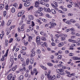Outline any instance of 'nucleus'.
Listing matches in <instances>:
<instances>
[{
	"instance_id": "bb28decb",
	"label": "nucleus",
	"mask_w": 80,
	"mask_h": 80,
	"mask_svg": "<svg viewBox=\"0 0 80 80\" xmlns=\"http://www.w3.org/2000/svg\"><path fill=\"white\" fill-rule=\"evenodd\" d=\"M36 13H39V14H41V13H42V12L40 11V10H38L36 11Z\"/></svg>"
},
{
	"instance_id": "a878e982",
	"label": "nucleus",
	"mask_w": 80,
	"mask_h": 80,
	"mask_svg": "<svg viewBox=\"0 0 80 80\" xmlns=\"http://www.w3.org/2000/svg\"><path fill=\"white\" fill-rule=\"evenodd\" d=\"M11 11L12 13H14L15 12V8H12Z\"/></svg>"
},
{
	"instance_id": "1a4fd4ad",
	"label": "nucleus",
	"mask_w": 80,
	"mask_h": 80,
	"mask_svg": "<svg viewBox=\"0 0 80 80\" xmlns=\"http://www.w3.org/2000/svg\"><path fill=\"white\" fill-rule=\"evenodd\" d=\"M73 60H80V57H74L72 58Z\"/></svg>"
},
{
	"instance_id": "8fccbe9b",
	"label": "nucleus",
	"mask_w": 80,
	"mask_h": 80,
	"mask_svg": "<svg viewBox=\"0 0 80 80\" xmlns=\"http://www.w3.org/2000/svg\"><path fill=\"white\" fill-rule=\"evenodd\" d=\"M6 56H2V58H1V60H2V61H3L4 60H5V59H4V58Z\"/></svg>"
},
{
	"instance_id": "774afa93",
	"label": "nucleus",
	"mask_w": 80,
	"mask_h": 80,
	"mask_svg": "<svg viewBox=\"0 0 80 80\" xmlns=\"http://www.w3.org/2000/svg\"><path fill=\"white\" fill-rule=\"evenodd\" d=\"M50 58L52 59H53V58H54V56L52 55L51 56Z\"/></svg>"
},
{
	"instance_id": "393cba45",
	"label": "nucleus",
	"mask_w": 80,
	"mask_h": 80,
	"mask_svg": "<svg viewBox=\"0 0 80 80\" xmlns=\"http://www.w3.org/2000/svg\"><path fill=\"white\" fill-rule=\"evenodd\" d=\"M40 67L42 68H43V69H44V70H47V68L43 66H42V65H41L40 66Z\"/></svg>"
},
{
	"instance_id": "c9c22d12",
	"label": "nucleus",
	"mask_w": 80,
	"mask_h": 80,
	"mask_svg": "<svg viewBox=\"0 0 80 80\" xmlns=\"http://www.w3.org/2000/svg\"><path fill=\"white\" fill-rule=\"evenodd\" d=\"M25 67H26V64L23 63L22 64V67H23V68H25Z\"/></svg>"
},
{
	"instance_id": "c756f323",
	"label": "nucleus",
	"mask_w": 80,
	"mask_h": 80,
	"mask_svg": "<svg viewBox=\"0 0 80 80\" xmlns=\"http://www.w3.org/2000/svg\"><path fill=\"white\" fill-rule=\"evenodd\" d=\"M11 23H12V21H11V20H9L8 21V25H10L11 24Z\"/></svg>"
},
{
	"instance_id": "4be33fe9",
	"label": "nucleus",
	"mask_w": 80,
	"mask_h": 80,
	"mask_svg": "<svg viewBox=\"0 0 80 80\" xmlns=\"http://www.w3.org/2000/svg\"><path fill=\"white\" fill-rule=\"evenodd\" d=\"M0 8L1 10H2V9H3V8L4 7V5H3L2 4H0Z\"/></svg>"
},
{
	"instance_id": "69168bd1",
	"label": "nucleus",
	"mask_w": 80,
	"mask_h": 80,
	"mask_svg": "<svg viewBox=\"0 0 80 80\" xmlns=\"http://www.w3.org/2000/svg\"><path fill=\"white\" fill-rule=\"evenodd\" d=\"M70 47V50H73V48L72 47V46H71Z\"/></svg>"
},
{
	"instance_id": "bf43d9fd",
	"label": "nucleus",
	"mask_w": 80,
	"mask_h": 80,
	"mask_svg": "<svg viewBox=\"0 0 80 80\" xmlns=\"http://www.w3.org/2000/svg\"><path fill=\"white\" fill-rule=\"evenodd\" d=\"M10 32V30H9L8 31L7 33V35H9Z\"/></svg>"
},
{
	"instance_id": "a19ab883",
	"label": "nucleus",
	"mask_w": 80,
	"mask_h": 80,
	"mask_svg": "<svg viewBox=\"0 0 80 80\" xmlns=\"http://www.w3.org/2000/svg\"><path fill=\"white\" fill-rule=\"evenodd\" d=\"M22 49L23 50H27V48L25 47H22Z\"/></svg>"
},
{
	"instance_id": "f257e3e1",
	"label": "nucleus",
	"mask_w": 80,
	"mask_h": 80,
	"mask_svg": "<svg viewBox=\"0 0 80 80\" xmlns=\"http://www.w3.org/2000/svg\"><path fill=\"white\" fill-rule=\"evenodd\" d=\"M43 10L44 11L46 12H48L49 13H50V12H52V13L53 14H56V11H55V10L54 9H52L51 11L50 9L49 8H43Z\"/></svg>"
},
{
	"instance_id": "5701e85b",
	"label": "nucleus",
	"mask_w": 80,
	"mask_h": 80,
	"mask_svg": "<svg viewBox=\"0 0 80 80\" xmlns=\"http://www.w3.org/2000/svg\"><path fill=\"white\" fill-rule=\"evenodd\" d=\"M13 5L14 7H15V8H16L18 7V5H17V4L16 3H14Z\"/></svg>"
},
{
	"instance_id": "a211bd4d",
	"label": "nucleus",
	"mask_w": 80,
	"mask_h": 80,
	"mask_svg": "<svg viewBox=\"0 0 80 80\" xmlns=\"http://www.w3.org/2000/svg\"><path fill=\"white\" fill-rule=\"evenodd\" d=\"M51 5H52V7H53V8H55V9H56V10H58V8H57V7L55 6V5H54V4H52Z\"/></svg>"
},
{
	"instance_id": "2eb2a0df",
	"label": "nucleus",
	"mask_w": 80,
	"mask_h": 80,
	"mask_svg": "<svg viewBox=\"0 0 80 80\" xmlns=\"http://www.w3.org/2000/svg\"><path fill=\"white\" fill-rule=\"evenodd\" d=\"M62 69H61V71H60V72H59V73L61 74V75H64L65 73L63 72L62 71Z\"/></svg>"
},
{
	"instance_id": "39448f33",
	"label": "nucleus",
	"mask_w": 80,
	"mask_h": 80,
	"mask_svg": "<svg viewBox=\"0 0 80 80\" xmlns=\"http://www.w3.org/2000/svg\"><path fill=\"white\" fill-rule=\"evenodd\" d=\"M23 11H22L20 12H19L18 14V17H21V16H22L23 15Z\"/></svg>"
},
{
	"instance_id": "2f4dec72",
	"label": "nucleus",
	"mask_w": 80,
	"mask_h": 80,
	"mask_svg": "<svg viewBox=\"0 0 80 80\" xmlns=\"http://www.w3.org/2000/svg\"><path fill=\"white\" fill-rule=\"evenodd\" d=\"M10 62H13V58L11 57L10 58Z\"/></svg>"
},
{
	"instance_id": "de8ad7c7",
	"label": "nucleus",
	"mask_w": 80,
	"mask_h": 80,
	"mask_svg": "<svg viewBox=\"0 0 80 80\" xmlns=\"http://www.w3.org/2000/svg\"><path fill=\"white\" fill-rule=\"evenodd\" d=\"M41 78L42 80H43L44 78V75H42L41 76Z\"/></svg>"
},
{
	"instance_id": "338daca9",
	"label": "nucleus",
	"mask_w": 80,
	"mask_h": 80,
	"mask_svg": "<svg viewBox=\"0 0 80 80\" xmlns=\"http://www.w3.org/2000/svg\"><path fill=\"white\" fill-rule=\"evenodd\" d=\"M72 43H77V41L75 40H72Z\"/></svg>"
},
{
	"instance_id": "6e6d98bb",
	"label": "nucleus",
	"mask_w": 80,
	"mask_h": 80,
	"mask_svg": "<svg viewBox=\"0 0 80 80\" xmlns=\"http://www.w3.org/2000/svg\"><path fill=\"white\" fill-rule=\"evenodd\" d=\"M55 7H58V3H57V2H55Z\"/></svg>"
},
{
	"instance_id": "72a5a7b5",
	"label": "nucleus",
	"mask_w": 80,
	"mask_h": 80,
	"mask_svg": "<svg viewBox=\"0 0 80 80\" xmlns=\"http://www.w3.org/2000/svg\"><path fill=\"white\" fill-rule=\"evenodd\" d=\"M38 73V71H33V74H35V75H37Z\"/></svg>"
},
{
	"instance_id": "c03bdc74",
	"label": "nucleus",
	"mask_w": 80,
	"mask_h": 80,
	"mask_svg": "<svg viewBox=\"0 0 80 80\" xmlns=\"http://www.w3.org/2000/svg\"><path fill=\"white\" fill-rule=\"evenodd\" d=\"M51 45L52 46H56V44H55V42H52Z\"/></svg>"
},
{
	"instance_id": "cd10ccee",
	"label": "nucleus",
	"mask_w": 80,
	"mask_h": 80,
	"mask_svg": "<svg viewBox=\"0 0 80 80\" xmlns=\"http://www.w3.org/2000/svg\"><path fill=\"white\" fill-rule=\"evenodd\" d=\"M4 3H5L6 4H8V3L9 2V1H8V0H4Z\"/></svg>"
},
{
	"instance_id": "20e7f679",
	"label": "nucleus",
	"mask_w": 80,
	"mask_h": 80,
	"mask_svg": "<svg viewBox=\"0 0 80 80\" xmlns=\"http://www.w3.org/2000/svg\"><path fill=\"white\" fill-rule=\"evenodd\" d=\"M50 25H51L49 27V28H54L55 27V26H54V25L56 26V25L57 24H56V23L54 22L52 23V22L50 23Z\"/></svg>"
},
{
	"instance_id": "7c9ffc66",
	"label": "nucleus",
	"mask_w": 80,
	"mask_h": 80,
	"mask_svg": "<svg viewBox=\"0 0 80 80\" xmlns=\"http://www.w3.org/2000/svg\"><path fill=\"white\" fill-rule=\"evenodd\" d=\"M58 47H62V46H63V43L61 42L58 44Z\"/></svg>"
},
{
	"instance_id": "473e14b6",
	"label": "nucleus",
	"mask_w": 80,
	"mask_h": 80,
	"mask_svg": "<svg viewBox=\"0 0 80 80\" xmlns=\"http://www.w3.org/2000/svg\"><path fill=\"white\" fill-rule=\"evenodd\" d=\"M49 66H50V67H52V66H53V64L52 63H48L47 64Z\"/></svg>"
},
{
	"instance_id": "49530a36",
	"label": "nucleus",
	"mask_w": 80,
	"mask_h": 80,
	"mask_svg": "<svg viewBox=\"0 0 80 80\" xmlns=\"http://www.w3.org/2000/svg\"><path fill=\"white\" fill-rule=\"evenodd\" d=\"M61 71V69L60 70V69H57L56 70L57 72H58V73H60Z\"/></svg>"
},
{
	"instance_id": "6e6552de",
	"label": "nucleus",
	"mask_w": 80,
	"mask_h": 80,
	"mask_svg": "<svg viewBox=\"0 0 80 80\" xmlns=\"http://www.w3.org/2000/svg\"><path fill=\"white\" fill-rule=\"evenodd\" d=\"M26 70V68H23V67H22L21 68H19V70L21 72H25V70Z\"/></svg>"
},
{
	"instance_id": "6ab92c4d",
	"label": "nucleus",
	"mask_w": 80,
	"mask_h": 80,
	"mask_svg": "<svg viewBox=\"0 0 80 80\" xmlns=\"http://www.w3.org/2000/svg\"><path fill=\"white\" fill-rule=\"evenodd\" d=\"M75 6H78L79 7V9H80V2H78V4H76L75 3Z\"/></svg>"
},
{
	"instance_id": "4d7b16f0",
	"label": "nucleus",
	"mask_w": 80,
	"mask_h": 80,
	"mask_svg": "<svg viewBox=\"0 0 80 80\" xmlns=\"http://www.w3.org/2000/svg\"><path fill=\"white\" fill-rule=\"evenodd\" d=\"M22 8V4H20L19 8H20V9H21Z\"/></svg>"
},
{
	"instance_id": "e433bc0d",
	"label": "nucleus",
	"mask_w": 80,
	"mask_h": 80,
	"mask_svg": "<svg viewBox=\"0 0 80 80\" xmlns=\"http://www.w3.org/2000/svg\"><path fill=\"white\" fill-rule=\"evenodd\" d=\"M7 14V11H5L3 12V16L4 17H5L6 16V14Z\"/></svg>"
},
{
	"instance_id": "13d9d810",
	"label": "nucleus",
	"mask_w": 80,
	"mask_h": 80,
	"mask_svg": "<svg viewBox=\"0 0 80 80\" xmlns=\"http://www.w3.org/2000/svg\"><path fill=\"white\" fill-rule=\"evenodd\" d=\"M34 15L36 17H38V15H37V12H36L34 13Z\"/></svg>"
},
{
	"instance_id": "a18cd8bd",
	"label": "nucleus",
	"mask_w": 80,
	"mask_h": 80,
	"mask_svg": "<svg viewBox=\"0 0 80 80\" xmlns=\"http://www.w3.org/2000/svg\"><path fill=\"white\" fill-rule=\"evenodd\" d=\"M70 21L71 22H72V23H75V22H76V21L74 20H70Z\"/></svg>"
},
{
	"instance_id": "423d86ee",
	"label": "nucleus",
	"mask_w": 80,
	"mask_h": 80,
	"mask_svg": "<svg viewBox=\"0 0 80 80\" xmlns=\"http://www.w3.org/2000/svg\"><path fill=\"white\" fill-rule=\"evenodd\" d=\"M31 3L30 2H26L25 3H24V6L25 7H28L29 5H30Z\"/></svg>"
},
{
	"instance_id": "ea45409f",
	"label": "nucleus",
	"mask_w": 80,
	"mask_h": 80,
	"mask_svg": "<svg viewBox=\"0 0 80 80\" xmlns=\"http://www.w3.org/2000/svg\"><path fill=\"white\" fill-rule=\"evenodd\" d=\"M62 55H59L58 57V59H61V58H62Z\"/></svg>"
},
{
	"instance_id": "dca6fc26",
	"label": "nucleus",
	"mask_w": 80,
	"mask_h": 80,
	"mask_svg": "<svg viewBox=\"0 0 80 80\" xmlns=\"http://www.w3.org/2000/svg\"><path fill=\"white\" fill-rule=\"evenodd\" d=\"M32 38H33L31 36H29L28 37V42H31V40H32Z\"/></svg>"
},
{
	"instance_id": "4c0bfd02",
	"label": "nucleus",
	"mask_w": 80,
	"mask_h": 80,
	"mask_svg": "<svg viewBox=\"0 0 80 80\" xmlns=\"http://www.w3.org/2000/svg\"><path fill=\"white\" fill-rule=\"evenodd\" d=\"M6 52L7 53L6 54H5L4 55V57H7V55L8 54V49L7 51H6Z\"/></svg>"
},
{
	"instance_id": "0eeeda50",
	"label": "nucleus",
	"mask_w": 80,
	"mask_h": 80,
	"mask_svg": "<svg viewBox=\"0 0 80 80\" xmlns=\"http://www.w3.org/2000/svg\"><path fill=\"white\" fill-rule=\"evenodd\" d=\"M13 77V75H12V74H10L9 75L8 77V79L9 80H10L12 79V78Z\"/></svg>"
},
{
	"instance_id": "79ce46f5",
	"label": "nucleus",
	"mask_w": 80,
	"mask_h": 80,
	"mask_svg": "<svg viewBox=\"0 0 80 80\" xmlns=\"http://www.w3.org/2000/svg\"><path fill=\"white\" fill-rule=\"evenodd\" d=\"M29 28L31 30V31H33V27H30Z\"/></svg>"
},
{
	"instance_id": "f03ea898",
	"label": "nucleus",
	"mask_w": 80,
	"mask_h": 80,
	"mask_svg": "<svg viewBox=\"0 0 80 80\" xmlns=\"http://www.w3.org/2000/svg\"><path fill=\"white\" fill-rule=\"evenodd\" d=\"M50 71L48 72L47 77L49 80H54L55 78V75H53L52 78V76L50 75Z\"/></svg>"
},
{
	"instance_id": "e2e57ef3",
	"label": "nucleus",
	"mask_w": 80,
	"mask_h": 80,
	"mask_svg": "<svg viewBox=\"0 0 80 80\" xmlns=\"http://www.w3.org/2000/svg\"><path fill=\"white\" fill-rule=\"evenodd\" d=\"M49 25H50L49 24H46L45 25V27H49Z\"/></svg>"
},
{
	"instance_id": "9d476101",
	"label": "nucleus",
	"mask_w": 80,
	"mask_h": 80,
	"mask_svg": "<svg viewBox=\"0 0 80 80\" xmlns=\"http://www.w3.org/2000/svg\"><path fill=\"white\" fill-rule=\"evenodd\" d=\"M40 4L39 2H35V7H37V8H38L39 7V6H38V5Z\"/></svg>"
},
{
	"instance_id": "58836bf2",
	"label": "nucleus",
	"mask_w": 80,
	"mask_h": 80,
	"mask_svg": "<svg viewBox=\"0 0 80 80\" xmlns=\"http://www.w3.org/2000/svg\"><path fill=\"white\" fill-rule=\"evenodd\" d=\"M33 8V7L31 6V7H30L28 8V10H32Z\"/></svg>"
},
{
	"instance_id": "f8f14e48",
	"label": "nucleus",
	"mask_w": 80,
	"mask_h": 80,
	"mask_svg": "<svg viewBox=\"0 0 80 80\" xmlns=\"http://www.w3.org/2000/svg\"><path fill=\"white\" fill-rule=\"evenodd\" d=\"M35 55V51H34L32 52L31 54V57H34Z\"/></svg>"
},
{
	"instance_id": "f3484780",
	"label": "nucleus",
	"mask_w": 80,
	"mask_h": 80,
	"mask_svg": "<svg viewBox=\"0 0 80 80\" xmlns=\"http://www.w3.org/2000/svg\"><path fill=\"white\" fill-rule=\"evenodd\" d=\"M60 37H64L65 38H66V37H67V35L66 34H60Z\"/></svg>"
},
{
	"instance_id": "09e8293b",
	"label": "nucleus",
	"mask_w": 80,
	"mask_h": 80,
	"mask_svg": "<svg viewBox=\"0 0 80 80\" xmlns=\"http://www.w3.org/2000/svg\"><path fill=\"white\" fill-rule=\"evenodd\" d=\"M40 49H38L37 50V53H40Z\"/></svg>"
},
{
	"instance_id": "052dcab7",
	"label": "nucleus",
	"mask_w": 80,
	"mask_h": 80,
	"mask_svg": "<svg viewBox=\"0 0 80 80\" xmlns=\"http://www.w3.org/2000/svg\"><path fill=\"white\" fill-rule=\"evenodd\" d=\"M23 28V27H21V31H23V30H24V28Z\"/></svg>"
},
{
	"instance_id": "680f3d73",
	"label": "nucleus",
	"mask_w": 80,
	"mask_h": 80,
	"mask_svg": "<svg viewBox=\"0 0 80 80\" xmlns=\"http://www.w3.org/2000/svg\"><path fill=\"white\" fill-rule=\"evenodd\" d=\"M38 10H39L41 12V11H42L43 10V8H39V9H38Z\"/></svg>"
},
{
	"instance_id": "37998d69",
	"label": "nucleus",
	"mask_w": 80,
	"mask_h": 80,
	"mask_svg": "<svg viewBox=\"0 0 80 80\" xmlns=\"http://www.w3.org/2000/svg\"><path fill=\"white\" fill-rule=\"evenodd\" d=\"M16 41H17V42H19V41H20V38H16Z\"/></svg>"
},
{
	"instance_id": "7ed1b4c3",
	"label": "nucleus",
	"mask_w": 80,
	"mask_h": 80,
	"mask_svg": "<svg viewBox=\"0 0 80 80\" xmlns=\"http://www.w3.org/2000/svg\"><path fill=\"white\" fill-rule=\"evenodd\" d=\"M36 41L37 43L38 44V45H39L40 43V38L39 36H38L37 37Z\"/></svg>"
},
{
	"instance_id": "b1692460",
	"label": "nucleus",
	"mask_w": 80,
	"mask_h": 80,
	"mask_svg": "<svg viewBox=\"0 0 80 80\" xmlns=\"http://www.w3.org/2000/svg\"><path fill=\"white\" fill-rule=\"evenodd\" d=\"M29 61H30V59L28 58L26 60L27 65H28V63H29Z\"/></svg>"
},
{
	"instance_id": "0e129e2a",
	"label": "nucleus",
	"mask_w": 80,
	"mask_h": 80,
	"mask_svg": "<svg viewBox=\"0 0 80 80\" xmlns=\"http://www.w3.org/2000/svg\"><path fill=\"white\" fill-rule=\"evenodd\" d=\"M62 10H63V11H64V12H66V11H67V9L66 8H63Z\"/></svg>"
},
{
	"instance_id": "864d4df0",
	"label": "nucleus",
	"mask_w": 80,
	"mask_h": 80,
	"mask_svg": "<svg viewBox=\"0 0 80 80\" xmlns=\"http://www.w3.org/2000/svg\"><path fill=\"white\" fill-rule=\"evenodd\" d=\"M27 22V23H28V24H30V20H28Z\"/></svg>"
},
{
	"instance_id": "603ef678",
	"label": "nucleus",
	"mask_w": 80,
	"mask_h": 80,
	"mask_svg": "<svg viewBox=\"0 0 80 80\" xmlns=\"http://www.w3.org/2000/svg\"><path fill=\"white\" fill-rule=\"evenodd\" d=\"M66 72L67 74H68V75H70V72H68V71H66Z\"/></svg>"
},
{
	"instance_id": "3c124183",
	"label": "nucleus",
	"mask_w": 80,
	"mask_h": 80,
	"mask_svg": "<svg viewBox=\"0 0 80 80\" xmlns=\"http://www.w3.org/2000/svg\"><path fill=\"white\" fill-rule=\"evenodd\" d=\"M20 60L21 62H23V61H24V59L23 58H21Z\"/></svg>"
},
{
	"instance_id": "9b49d317",
	"label": "nucleus",
	"mask_w": 80,
	"mask_h": 80,
	"mask_svg": "<svg viewBox=\"0 0 80 80\" xmlns=\"http://www.w3.org/2000/svg\"><path fill=\"white\" fill-rule=\"evenodd\" d=\"M28 18L30 20H33L34 19V17H33V16L32 15H29L28 16Z\"/></svg>"
},
{
	"instance_id": "412c9836",
	"label": "nucleus",
	"mask_w": 80,
	"mask_h": 80,
	"mask_svg": "<svg viewBox=\"0 0 80 80\" xmlns=\"http://www.w3.org/2000/svg\"><path fill=\"white\" fill-rule=\"evenodd\" d=\"M23 76L21 75L19 78V80H23Z\"/></svg>"
},
{
	"instance_id": "c85d7f7f",
	"label": "nucleus",
	"mask_w": 80,
	"mask_h": 80,
	"mask_svg": "<svg viewBox=\"0 0 80 80\" xmlns=\"http://www.w3.org/2000/svg\"><path fill=\"white\" fill-rule=\"evenodd\" d=\"M28 68L29 70H31L32 69V65H30L29 66Z\"/></svg>"
},
{
	"instance_id": "f704fd0d",
	"label": "nucleus",
	"mask_w": 80,
	"mask_h": 80,
	"mask_svg": "<svg viewBox=\"0 0 80 80\" xmlns=\"http://www.w3.org/2000/svg\"><path fill=\"white\" fill-rule=\"evenodd\" d=\"M61 41H64L65 40V38H64V37H62L61 38Z\"/></svg>"
},
{
	"instance_id": "5fc2aeb1",
	"label": "nucleus",
	"mask_w": 80,
	"mask_h": 80,
	"mask_svg": "<svg viewBox=\"0 0 80 80\" xmlns=\"http://www.w3.org/2000/svg\"><path fill=\"white\" fill-rule=\"evenodd\" d=\"M70 30L71 32H74V31H75V29L73 28H71Z\"/></svg>"
},
{
	"instance_id": "aec40b11",
	"label": "nucleus",
	"mask_w": 80,
	"mask_h": 80,
	"mask_svg": "<svg viewBox=\"0 0 80 80\" xmlns=\"http://www.w3.org/2000/svg\"><path fill=\"white\" fill-rule=\"evenodd\" d=\"M41 40H43V41H46L47 40V39H46V38L43 37H41Z\"/></svg>"
},
{
	"instance_id": "ddd939ff",
	"label": "nucleus",
	"mask_w": 80,
	"mask_h": 80,
	"mask_svg": "<svg viewBox=\"0 0 80 80\" xmlns=\"http://www.w3.org/2000/svg\"><path fill=\"white\" fill-rule=\"evenodd\" d=\"M38 2H39L40 4L41 5H44L45 3L44 2V0H38Z\"/></svg>"
},
{
	"instance_id": "4468645a",
	"label": "nucleus",
	"mask_w": 80,
	"mask_h": 80,
	"mask_svg": "<svg viewBox=\"0 0 80 80\" xmlns=\"http://www.w3.org/2000/svg\"><path fill=\"white\" fill-rule=\"evenodd\" d=\"M34 62V59L33 58H31L30 59V64H33Z\"/></svg>"
}]
</instances>
